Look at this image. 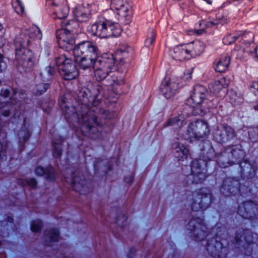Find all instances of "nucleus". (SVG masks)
<instances>
[{
    "instance_id": "f257e3e1",
    "label": "nucleus",
    "mask_w": 258,
    "mask_h": 258,
    "mask_svg": "<svg viewBox=\"0 0 258 258\" xmlns=\"http://www.w3.org/2000/svg\"><path fill=\"white\" fill-rule=\"evenodd\" d=\"M132 50L128 46H122L114 55L104 53L99 56L100 51L97 46L91 41H84L76 45L73 49L75 62L80 68L86 70L93 67L94 77L98 81L104 80L112 72L116 69L115 62L121 58Z\"/></svg>"
},
{
    "instance_id": "f03ea898",
    "label": "nucleus",
    "mask_w": 258,
    "mask_h": 258,
    "mask_svg": "<svg viewBox=\"0 0 258 258\" xmlns=\"http://www.w3.org/2000/svg\"><path fill=\"white\" fill-rule=\"evenodd\" d=\"M41 38L40 29L33 26L22 31L15 39L16 60L19 67H22L26 72L32 71L35 64L33 53L27 48L30 42V39Z\"/></svg>"
},
{
    "instance_id": "7ed1b4c3",
    "label": "nucleus",
    "mask_w": 258,
    "mask_h": 258,
    "mask_svg": "<svg viewBox=\"0 0 258 258\" xmlns=\"http://www.w3.org/2000/svg\"><path fill=\"white\" fill-rule=\"evenodd\" d=\"M88 30L92 35L101 38L117 37L122 32L121 27L118 23L107 19L92 24L88 27Z\"/></svg>"
},
{
    "instance_id": "20e7f679",
    "label": "nucleus",
    "mask_w": 258,
    "mask_h": 258,
    "mask_svg": "<svg viewBox=\"0 0 258 258\" xmlns=\"http://www.w3.org/2000/svg\"><path fill=\"white\" fill-rule=\"evenodd\" d=\"M57 69L61 76L67 80L76 78L79 75L78 71L71 59L65 55H61L55 60Z\"/></svg>"
},
{
    "instance_id": "39448f33",
    "label": "nucleus",
    "mask_w": 258,
    "mask_h": 258,
    "mask_svg": "<svg viewBox=\"0 0 258 258\" xmlns=\"http://www.w3.org/2000/svg\"><path fill=\"white\" fill-rule=\"evenodd\" d=\"M209 134L208 123L203 120H197L191 122L188 126L183 137L185 140L190 141L192 139H203Z\"/></svg>"
},
{
    "instance_id": "423d86ee",
    "label": "nucleus",
    "mask_w": 258,
    "mask_h": 258,
    "mask_svg": "<svg viewBox=\"0 0 258 258\" xmlns=\"http://www.w3.org/2000/svg\"><path fill=\"white\" fill-rule=\"evenodd\" d=\"M211 199L210 193L195 191L188 196L187 201L193 211H200L208 207L211 202Z\"/></svg>"
},
{
    "instance_id": "0eeeda50",
    "label": "nucleus",
    "mask_w": 258,
    "mask_h": 258,
    "mask_svg": "<svg viewBox=\"0 0 258 258\" xmlns=\"http://www.w3.org/2000/svg\"><path fill=\"white\" fill-rule=\"evenodd\" d=\"M207 92L206 89L200 85H196L194 88V91L191 95L190 98L187 100V103L190 104L194 109V114L203 115L206 112L205 108H202L201 104L205 98V94Z\"/></svg>"
},
{
    "instance_id": "6e6552de",
    "label": "nucleus",
    "mask_w": 258,
    "mask_h": 258,
    "mask_svg": "<svg viewBox=\"0 0 258 258\" xmlns=\"http://www.w3.org/2000/svg\"><path fill=\"white\" fill-rule=\"evenodd\" d=\"M187 228L192 232L196 240H203L207 235V228L201 218H195L189 221Z\"/></svg>"
},
{
    "instance_id": "1a4fd4ad",
    "label": "nucleus",
    "mask_w": 258,
    "mask_h": 258,
    "mask_svg": "<svg viewBox=\"0 0 258 258\" xmlns=\"http://www.w3.org/2000/svg\"><path fill=\"white\" fill-rule=\"evenodd\" d=\"M112 8L116 11L117 14L124 19L126 23L130 22L132 17V7L127 0H111Z\"/></svg>"
},
{
    "instance_id": "9d476101",
    "label": "nucleus",
    "mask_w": 258,
    "mask_h": 258,
    "mask_svg": "<svg viewBox=\"0 0 258 258\" xmlns=\"http://www.w3.org/2000/svg\"><path fill=\"white\" fill-rule=\"evenodd\" d=\"M201 160L193 161L191 167V174L187 175L186 181L188 184L199 183L202 182L206 178L204 169H202Z\"/></svg>"
},
{
    "instance_id": "9b49d317",
    "label": "nucleus",
    "mask_w": 258,
    "mask_h": 258,
    "mask_svg": "<svg viewBox=\"0 0 258 258\" xmlns=\"http://www.w3.org/2000/svg\"><path fill=\"white\" fill-rule=\"evenodd\" d=\"M47 5L51 7L53 12V18L65 19L69 12L66 0H48Z\"/></svg>"
},
{
    "instance_id": "f8f14e48",
    "label": "nucleus",
    "mask_w": 258,
    "mask_h": 258,
    "mask_svg": "<svg viewBox=\"0 0 258 258\" xmlns=\"http://www.w3.org/2000/svg\"><path fill=\"white\" fill-rule=\"evenodd\" d=\"M235 136V133L233 129L227 125H220L217 127L215 133V138L221 143L228 141L233 139Z\"/></svg>"
},
{
    "instance_id": "ddd939ff",
    "label": "nucleus",
    "mask_w": 258,
    "mask_h": 258,
    "mask_svg": "<svg viewBox=\"0 0 258 258\" xmlns=\"http://www.w3.org/2000/svg\"><path fill=\"white\" fill-rule=\"evenodd\" d=\"M57 41L60 47L71 48L74 44L72 33L68 28H62L56 31Z\"/></svg>"
},
{
    "instance_id": "4468645a",
    "label": "nucleus",
    "mask_w": 258,
    "mask_h": 258,
    "mask_svg": "<svg viewBox=\"0 0 258 258\" xmlns=\"http://www.w3.org/2000/svg\"><path fill=\"white\" fill-rule=\"evenodd\" d=\"M178 87V84L174 79L165 78L161 85V90L166 98H170L176 94Z\"/></svg>"
},
{
    "instance_id": "2eb2a0df",
    "label": "nucleus",
    "mask_w": 258,
    "mask_h": 258,
    "mask_svg": "<svg viewBox=\"0 0 258 258\" xmlns=\"http://www.w3.org/2000/svg\"><path fill=\"white\" fill-rule=\"evenodd\" d=\"M256 213H258V207L256 205L251 202L240 205L238 209L239 215L246 219L255 217Z\"/></svg>"
},
{
    "instance_id": "dca6fc26",
    "label": "nucleus",
    "mask_w": 258,
    "mask_h": 258,
    "mask_svg": "<svg viewBox=\"0 0 258 258\" xmlns=\"http://www.w3.org/2000/svg\"><path fill=\"white\" fill-rule=\"evenodd\" d=\"M79 116L78 113L73 114V117L86 126L89 130H91L94 125H97L96 117L92 111L89 110L86 114L82 113L81 118Z\"/></svg>"
},
{
    "instance_id": "f3484780",
    "label": "nucleus",
    "mask_w": 258,
    "mask_h": 258,
    "mask_svg": "<svg viewBox=\"0 0 258 258\" xmlns=\"http://www.w3.org/2000/svg\"><path fill=\"white\" fill-rule=\"evenodd\" d=\"M170 55L173 59L182 61L190 58L186 44L176 46L170 52Z\"/></svg>"
},
{
    "instance_id": "a211bd4d",
    "label": "nucleus",
    "mask_w": 258,
    "mask_h": 258,
    "mask_svg": "<svg viewBox=\"0 0 258 258\" xmlns=\"http://www.w3.org/2000/svg\"><path fill=\"white\" fill-rule=\"evenodd\" d=\"M237 185L238 183L237 181L228 179L223 181L220 190L225 196L235 195L239 191Z\"/></svg>"
},
{
    "instance_id": "6ab92c4d",
    "label": "nucleus",
    "mask_w": 258,
    "mask_h": 258,
    "mask_svg": "<svg viewBox=\"0 0 258 258\" xmlns=\"http://www.w3.org/2000/svg\"><path fill=\"white\" fill-rule=\"evenodd\" d=\"M92 6L86 5V6L83 5L75 8L74 10V14L78 21H86L90 13Z\"/></svg>"
},
{
    "instance_id": "aec40b11",
    "label": "nucleus",
    "mask_w": 258,
    "mask_h": 258,
    "mask_svg": "<svg viewBox=\"0 0 258 258\" xmlns=\"http://www.w3.org/2000/svg\"><path fill=\"white\" fill-rule=\"evenodd\" d=\"M190 58L200 55L205 49V44L203 42L196 40L186 44Z\"/></svg>"
},
{
    "instance_id": "412c9836",
    "label": "nucleus",
    "mask_w": 258,
    "mask_h": 258,
    "mask_svg": "<svg viewBox=\"0 0 258 258\" xmlns=\"http://www.w3.org/2000/svg\"><path fill=\"white\" fill-rule=\"evenodd\" d=\"M230 57L228 54L221 55L214 64L215 70L219 73L225 72L228 68Z\"/></svg>"
},
{
    "instance_id": "4be33fe9",
    "label": "nucleus",
    "mask_w": 258,
    "mask_h": 258,
    "mask_svg": "<svg viewBox=\"0 0 258 258\" xmlns=\"http://www.w3.org/2000/svg\"><path fill=\"white\" fill-rule=\"evenodd\" d=\"M86 183V181L80 176L74 177L72 181V184L74 189L82 194L89 191L88 187Z\"/></svg>"
},
{
    "instance_id": "5701e85b",
    "label": "nucleus",
    "mask_w": 258,
    "mask_h": 258,
    "mask_svg": "<svg viewBox=\"0 0 258 258\" xmlns=\"http://www.w3.org/2000/svg\"><path fill=\"white\" fill-rule=\"evenodd\" d=\"M243 240L248 244H250L252 242V236L251 232L248 230L239 229L236 233L235 240L236 242H238L243 241Z\"/></svg>"
},
{
    "instance_id": "b1692460",
    "label": "nucleus",
    "mask_w": 258,
    "mask_h": 258,
    "mask_svg": "<svg viewBox=\"0 0 258 258\" xmlns=\"http://www.w3.org/2000/svg\"><path fill=\"white\" fill-rule=\"evenodd\" d=\"M227 97L229 101L235 105L240 104L243 100L240 93L234 89H230L228 91Z\"/></svg>"
},
{
    "instance_id": "393cba45",
    "label": "nucleus",
    "mask_w": 258,
    "mask_h": 258,
    "mask_svg": "<svg viewBox=\"0 0 258 258\" xmlns=\"http://www.w3.org/2000/svg\"><path fill=\"white\" fill-rule=\"evenodd\" d=\"M227 22V19L222 15H219L216 16V19H209V21H203L200 25H205L206 27H210L218 24L223 25Z\"/></svg>"
},
{
    "instance_id": "a878e982",
    "label": "nucleus",
    "mask_w": 258,
    "mask_h": 258,
    "mask_svg": "<svg viewBox=\"0 0 258 258\" xmlns=\"http://www.w3.org/2000/svg\"><path fill=\"white\" fill-rule=\"evenodd\" d=\"M35 173L39 176L45 175V177L49 180H53L55 178V171L51 167L44 169L42 167L39 166L36 169Z\"/></svg>"
},
{
    "instance_id": "bb28decb",
    "label": "nucleus",
    "mask_w": 258,
    "mask_h": 258,
    "mask_svg": "<svg viewBox=\"0 0 258 258\" xmlns=\"http://www.w3.org/2000/svg\"><path fill=\"white\" fill-rule=\"evenodd\" d=\"M227 86L226 80L225 78H221L219 80L215 81L209 85V89L211 92L217 93L223 88Z\"/></svg>"
},
{
    "instance_id": "cd10ccee",
    "label": "nucleus",
    "mask_w": 258,
    "mask_h": 258,
    "mask_svg": "<svg viewBox=\"0 0 258 258\" xmlns=\"http://www.w3.org/2000/svg\"><path fill=\"white\" fill-rule=\"evenodd\" d=\"M46 244L51 245L52 242L57 241L59 238L58 231L56 229H50L45 231Z\"/></svg>"
},
{
    "instance_id": "c85d7f7f",
    "label": "nucleus",
    "mask_w": 258,
    "mask_h": 258,
    "mask_svg": "<svg viewBox=\"0 0 258 258\" xmlns=\"http://www.w3.org/2000/svg\"><path fill=\"white\" fill-rule=\"evenodd\" d=\"M88 91L90 93L89 97L94 100H98V98L102 91V87L97 84L92 85L88 88Z\"/></svg>"
},
{
    "instance_id": "c756f323",
    "label": "nucleus",
    "mask_w": 258,
    "mask_h": 258,
    "mask_svg": "<svg viewBox=\"0 0 258 258\" xmlns=\"http://www.w3.org/2000/svg\"><path fill=\"white\" fill-rule=\"evenodd\" d=\"M175 146V151L177 154L176 157L178 158V160L186 159L189 152L188 150L182 144L177 143Z\"/></svg>"
},
{
    "instance_id": "7c9ffc66",
    "label": "nucleus",
    "mask_w": 258,
    "mask_h": 258,
    "mask_svg": "<svg viewBox=\"0 0 258 258\" xmlns=\"http://www.w3.org/2000/svg\"><path fill=\"white\" fill-rule=\"evenodd\" d=\"M184 121L183 116L180 115L178 117L169 119L167 122V125H171L174 129H177L183 124Z\"/></svg>"
},
{
    "instance_id": "2f4dec72",
    "label": "nucleus",
    "mask_w": 258,
    "mask_h": 258,
    "mask_svg": "<svg viewBox=\"0 0 258 258\" xmlns=\"http://www.w3.org/2000/svg\"><path fill=\"white\" fill-rule=\"evenodd\" d=\"M111 81L110 85L114 88L123 85L124 80L122 75L118 71L114 72V74L111 76Z\"/></svg>"
},
{
    "instance_id": "473e14b6",
    "label": "nucleus",
    "mask_w": 258,
    "mask_h": 258,
    "mask_svg": "<svg viewBox=\"0 0 258 258\" xmlns=\"http://www.w3.org/2000/svg\"><path fill=\"white\" fill-rule=\"evenodd\" d=\"M241 34V32H238L237 34H229L224 37L223 42L225 45H230L238 39Z\"/></svg>"
},
{
    "instance_id": "72a5a7b5",
    "label": "nucleus",
    "mask_w": 258,
    "mask_h": 258,
    "mask_svg": "<svg viewBox=\"0 0 258 258\" xmlns=\"http://www.w3.org/2000/svg\"><path fill=\"white\" fill-rule=\"evenodd\" d=\"M30 135L29 131L26 128L20 131L18 134L19 138V142L21 143L27 140Z\"/></svg>"
},
{
    "instance_id": "f704fd0d",
    "label": "nucleus",
    "mask_w": 258,
    "mask_h": 258,
    "mask_svg": "<svg viewBox=\"0 0 258 258\" xmlns=\"http://www.w3.org/2000/svg\"><path fill=\"white\" fill-rule=\"evenodd\" d=\"M14 8L16 12L19 15H22L24 13V8L20 0H16V1L13 4Z\"/></svg>"
},
{
    "instance_id": "c9c22d12",
    "label": "nucleus",
    "mask_w": 258,
    "mask_h": 258,
    "mask_svg": "<svg viewBox=\"0 0 258 258\" xmlns=\"http://www.w3.org/2000/svg\"><path fill=\"white\" fill-rule=\"evenodd\" d=\"M249 137L252 142H256L258 140V127L249 132Z\"/></svg>"
},
{
    "instance_id": "e433bc0d",
    "label": "nucleus",
    "mask_w": 258,
    "mask_h": 258,
    "mask_svg": "<svg viewBox=\"0 0 258 258\" xmlns=\"http://www.w3.org/2000/svg\"><path fill=\"white\" fill-rule=\"evenodd\" d=\"M49 85L48 84H41L36 86L37 91L35 93L37 95H40L42 93L46 91V90L48 89Z\"/></svg>"
},
{
    "instance_id": "4c0bfd02",
    "label": "nucleus",
    "mask_w": 258,
    "mask_h": 258,
    "mask_svg": "<svg viewBox=\"0 0 258 258\" xmlns=\"http://www.w3.org/2000/svg\"><path fill=\"white\" fill-rule=\"evenodd\" d=\"M41 225V222L39 220L34 221L31 224V230L33 232H37L40 229Z\"/></svg>"
},
{
    "instance_id": "58836bf2",
    "label": "nucleus",
    "mask_w": 258,
    "mask_h": 258,
    "mask_svg": "<svg viewBox=\"0 0 258 258\" xmlns=\"http://www.w3.org/2000/svg\"><path fill=\"white\" fill-rule=\"evenodd\" d=\"M54 152L53 155L55 157H59L61 153L60 146L55 142L53 143Z\"/></svg>"
},
{
    "instance_id": "ea45409f",
    "label": "nucleus",
    "mask_w": 258,
    "mask_h": 258,
    "mask_svg": "<svg viewBox=\"0 0 258 258\" xmlns=\"http://www.w3.org/2000/svg\"><path fill=\"white\" fill-rule=\"evenodd\" d=\"M156 37V34L152 32L150 36L148 37L145 41V44L147 47L150 46L154 42Z\"/></svg>"
},
{
    "instance_id": "a19ab883",
    "label": "nucleus",
    "mask_w": 258,
    "mask_h": 258,
    "mask_svg": "<svg viewBox=\"0 0 258 258\" xmlns=\"http://www.w3.org/2000/svg\"><path fill=\"white\" fill-rule=\"evenodd\" d=\"M24 182H25V183H24V185H28L32 188L35 187L36 185V181L34 178L25 180Z\"/></svg>"
},
{
    "instance_id": "79ce46f5",
    "label": "nucleus",
    "mask_w": 258,
    "mask_h": 258,
    "mask_svg": "<svg viewBox=\"0 0 258 258\" xmlns=\"http://www.w3.org/2000/svg\"><path fill=\"white\" fill-rule=\"evenodd\" d=\"M231 153L232 155L235 157L236 159L240 158V156L242 155V151L239 149H233L232 151L231 152Z\"/></svg>"
},
{
    "instance_id": "37998d69",
    "label": "nucleus",
    "mask_w": 258,
    "mask_h": 258,
    "mask_svg": "<svg viewBox=\"0 0 258 258\" xmlns=\"http://www.w3.org/2000/svg\"><path fill=\"white\" fill-rule=\"evenodd\" d=\"M7 68L6 63L3 60V58L0 54V71L2 72Z\"/></svg>"
},
{
    "instance_id": "c03bdc74",
    "label": "nucleus",
    "mask_w": 258,
    "mask_h": 258,
    "mask_svg": "<svg viewBox=\"0 0 258 258\" xmlns=\"http://www.w3.org/2000/svg\"><path fill=\"white\" fill-rule=\"evenodd\" d=\"M12 101L10 103H8L7 101H4L3 102H0V109H2L5 105H8V106H10L11 104H13V100L12 99Z\"/></svg>"
},
{
    "instance_id": "a18cd8bd",
    "label": "nucleus",
    "mask_w": 258,
    "mask_h": 258,
    "mask_svg": "<svg viewBox=\"0 0 258 258\" xmlns=\"http://www.w3.org/2000/svg\"><path fill=\"white\" fill-rule=\"evenodd\" d=\"M5 153V148L2 146L0 143V158L3 159L5 157L4 153Z\"/></svg>"
},
{
    "instance_id": "49530a36",
    "label": "nucleus",
    "mask_w": 258,
    "mask_h": 258,
    "mask_svg": "<svg viewBox=\"0 0 258 258\" xmlns=\"http://www.w3.org/2000/svg\"><path fill=\"white\" fill-rule=\"evenodd\" d=\"M1 94L4 97L6 98L9 95V91L8 89L2 90Z\"/></svg>"
},
{
    "instance_id": "de8ad7c7",
    "label": "nucleus",
    "mask_w": 258,
    "mask_h": 258,
    "mask_svg": "<svg viewBox=\"0 0 258 258\" xmlns=\"http://www.w3.org/2000/svg\"><path fill=\"white\" fill-rule=\"evenodd\" d=\"M254 58L256 61H258V45L255 47L254 49V52L252 53Z\"/></svg>"
},
{
    "instance_id": "09e8293b",
    "label": "nucleus",
    "mask_w": 258,
    "mask_h": 258,
    "mask_svg": "<svg viewBox=\"0 0 258 258\" xmlns=\"http://www.w3.org/2000/svg\"><path fill=\"white\" fill-rule=\"evenodd\" d=\"M212 246L211 245H210V244H208V247H207V250L208 251V252L210 253H211L212 255H214V254L216 255L217 254L216 250H215L214 252H213L212 251Z\"/></svg>"
},
{
    "instance_id": "8fccbe9b",
    "label": "nucleus",
    "mask_w": 258,
    "mask_h": 258,
    "mask_svg": "<svg viewBox=\"0 0 258 258\" xmlns=\"http://www.w3.org/2000/svg\"><path fill=\"white\" fill-rule=\"evenodd\" d=\"M191 78V73L189 71H188L186 73L184 74V78L187 80Z\"/></svg>"
},
{
    "instance_id": "3c124183",
    "label": "nucleus",
    "mask_w": 258,
    "mask_h": 258,
    "mask_svg": "<svg viewBox=\"0 0 258 258\" xmlns=\"http://www.w3.org/2000/svg\"><path fill=\"white\" fill-rule=\"evenodd\" d=\"M251 88H253L258 92V80L253 82L251 85Z\"/></svg>"
},
{
    "instance_id": "603ef678",
    "label": "nucleus",
    "mask_w": 258,
    "mask_h": 258,
    "mask_svg": "<svg viewBox=\"0 0 258 258\" xmlns=\"http://www.w3.org/2000/svg\"><path fill=\"white\" fill-rule=\"evenodd\" d=\"M236 50H237L238 51H239V55L241 54V53L245 51V47H243L242 48H241V49H238V46H236V48L235 49V50L234 51H236Z\"/></svg>"
},
{
    "instance_id": "864d4df0",
    "label": "nucleus",
    "mask_w": 258,
    "mask_h": 258,
    "mask_svg": "<svg viewBox=\"0 0 258 258\" xmlns=\"http://www.w3.org/2000/svg\"><path fill=\"white\" fill-rule=\"evenodd\" d=\"M2 114L5 116H8L9 115L10 111L9 110H4L2 111Z\"/></svg>"
},
{
    "instance_id": "5fc2aeb1",
    "label": "nucleus",
    "mask_w": 258,
    "mask_h": 258,
    "mask_svg": "<svg viewBox=\"0 0 258 258\" xmlns=\"http://www.w3.org/2000/svg\"><path fill=\"white\" fill-rule=\"evenodd\" d=\"M51 67H50L49 69V73L51 75H52L54 72V70L52 69V70H51Z\"/></svg>"
},
{
    "instance_id": "6e6d98bb",
    "label": "nucleus",
    "mask_w": 258,
    "mask_h": 258,
    "mask_svg": "<svg viewBox=\"0 0 258 258\" xmlns=\"http://www.w3.org/2000/svg\"><path fill=\"white\" fill-rule=\"evenodd\" d=\"M218 164H219V165H220L221 167H227V165H224V164H222V163H219H219H218Z\"/></svg>"
},
{
    "instance_id": "4d7b16f0",
    "label": "nucleus",
    "mask_w": 258,
    "mask_h": 258,
    "mask_svg": "<svg viewBox=\"0 0 258 258\" xmlns=\"http://www.w3.org/2000/svg\"><path fill=\"white\" fill-rule=\"evenodd\" d=\"M254 109L256 110H258V103L255 105L253 107Z\"/></svg>"
},
{
    "instance_id": "13d9d810",
    "label": "nucleus",
    "mask_w": 258,
    "mask_h": 258,
    "mask_svg": "<svg viewBox=\"0 0 258 258\" xmlns=\"http://www.w3.org/2000/svg\"><path fill=\"white\" fill-rule=\"evenodd\" d=\"M61 23H62V27L66 25V23H65V21L64 20H63L62 21H61Z\"/></svg>"
},
{
    "instance_id": "bf43d9fd",
    "label": "nucleus",
    "mask_w": 258,
    "mask_h": 258,
    "mask_svg": "<svg viewBox=\"0 0 258 258\" xmlns=\"http://www.w3.org/2000/svg\"><path fill=\"white\" fill-rule=\"evenodd\" d=\"M8 221H9V222H12L13 219H12V218H11V217H9L8 218Z\"/></svg>"
},
{
    "instance_id": "052dcab7",
    "label": "nucleus",
    "mask_w": 258,
    "mask_h": 258,
    "mask_svg": "<svg viewBox=\"0 0 258 258\" xmlns=\"http://www.w3.org/2000/svg\"><path fill=\"white\" fill-rule=\"evenodd\" d=\"M3 28V26L2 25V24L0 23V31Z\"/></svg>"
}]
</instances>
